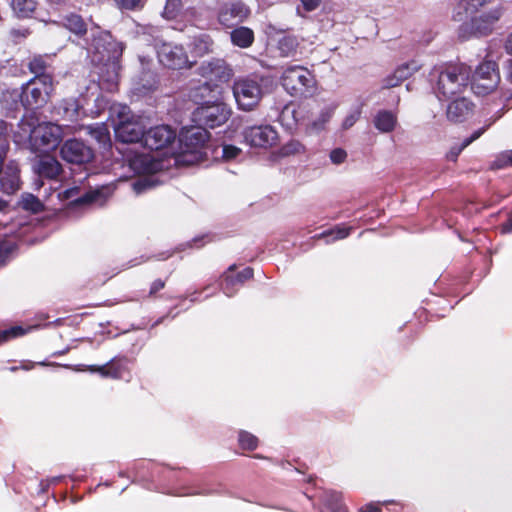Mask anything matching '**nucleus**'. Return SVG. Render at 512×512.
Masks as SVG:
<instances>
[{
    "instance_id": "obj_27",
    "label": "nucleus",
    "mask_w": 512,
    "mask_h": 512,
    "mask_svg": "<svg viewBox=\"0 0 512 512\" xmlns=\"http://www.w3.org/2000/svg\"><path fill=\"white\" fill-rule=\"evenodd\" d=\"M374 126L382 133L392 132L397 124V116L388 110H380L373 120Z\"/></svg>"
},
{
    "instance_id": "obj_11",
    "label": "nucleus",
    "mask_w": 512,
    "mask_h": 512,
    "mask_svg": "<svg viewBox=\"0 0 512 512\" xmlns=\"http://www.w3.org/2000/svg\"><path fill=\"white\" fill-rule=\"evenodd\" d=\"M60 155L66 162L76 165L90 163L95 156L93 149L79 139L65 141L60 148Z\"/></svg>"
},
{
    "instance_id": "obj_18",
    "label": "nucleus",
    "mask_w": 512,
    "mask_h": 512,
    "mask_svg": "<svg viewBox=\"0 0 512 512\" xmlns=\"http://www.w3.org/2000/svg\"><path fill=\"white\" fill-rule=\"evenodd\" d=\"M33 170L42 178L50 180L63 179L62 164L51 155H44L36 159L33 163Z\"/></svg>"
},
{
    "instance_id": "obj_51",
    "label": "nucleus",
    "mask_w": 512,
    "mask_h": 512,
    "mask_svg": "<svg viewBox=\"0 0 512 512\" xmlns=\"http://www.w3.org/2000/svg\"><path fill=\"white\" fill-rule=\"evenodd\" d=\"M241 152V149L233 145L223 146V157L227 160L236 158Z\"/></svg>"
},
{
    "instance_id": "obj_4",
    "label": "nucleus",
    "mask_w": 512,
    "mask_h": 512,
    "mask_svg": "<svg viewBox=\"0 0 512 512\" xmlns=\"http://www.w3.org/2000/svg\"><path fill=\"white\" fill-rule=\"evenodd\" d=\"M92 36V41L87 43L86 49L93 54V61L116 71L123 51L121 44L113 40L107 32H98Z\"/></svg>"
},
{
    "instance_id": "obj_40",
    "label": "nucleus",
    "mask_w": 512,
    "mask_h": 512,
    "mask_svg": "<svg viewBox=\"0 0 512 512\" xmlns=\"http://www.w3.org/2000/svg\"><path fill=\"white\" fill-rule=\"evenodd\" d=\"M47 63L42 57H34L29 63L30 71L35 74V78H39L42 75H48L45 73Z\"/></svg>"
},
{
    "instance_id": "obj_30",
    "label": "nucleus",
    "mask_w": 512,
    "mask_h": 512,
    "mask_svg": "<svg viewBox=\"0 0 512 512\" xmlns=\"http://www.w3.org/2000/svg\"><path fill=\"white\" fill-rule=\"evenodd\" d=\"M79 108L80 106L76 98H66L61 100L57 106H55V111L63 118L73 121L78 117Z\"/></svg>"
},
{
    "instance_id": "obj_29",
    "label": "nucleus",
    "mask_w": 512,
    "mask_h": 512,
    "mask_svg": "<svg viewBox=\"0 0 512 512\" xmlns=\"http://www.w3.org/2000/svg\"><path fill=\"white\" fill-rule=\"evenodd\" d=\"M230 39L233 45L248 48L254 42V32L248 27L240 26L230 32Z\"/></svg>"
},
{
    "instance_id": "obj_21",
    "label": "nucleus",
    "mask_w": 512,
    "mask_h": 512,
    "mask_svg": "<svg viewBox=\"0 0 512 512\" xmlns=\"http://www.w3.org/2000/svg\"><path fill=\"white\" fill-rule=\"evenodd\" d=\"M235 265L229 267L228 271L223 275V281L221 283V288L223 292L227 296H232L234 293V287L238 284H243L246 280L251 279L253 277V269L245 268L243 271L239 272L237 275L233 276L230 273L234 271Z\"/></svg>"
},
{
    "instance_id": "obj_28",
    "label": "nucleus",
    "mask_w": 512,
    "mask_h": 512,
    "mask_svg": "<svg viewBox=\"0 0 512 512\" xmlns=\"http://www.w3.org/2000/svg\"><path fill=\"white\" fill-rule=\"evenodd\" d=\"M300 41L294 35H286L279 39L277 49L282 57H296L299 51Z\"/></svg>"
},
{
    "instance_id": "obj_3",
    "label": "nucleus",
    "mask_w": 512,
    "mask_h": 512,
    "mask_svg": "<svg viewBox=\"0 0 512 512\" xmlns=\"http://www.w3.org/2000/svg\"><path fill=\"white\" fill-rule=\"evenodd\" d=\"M111 118L116 139L122 144L143 142L145 126L141 118L134 115L125 105H114L111 108Z\"/></svg>"
},
{
    "instance_id": "obj_20",
    "label": "nucleus",
    "mask_w": 512,
    "mask_h": 512,
    "mask_svg": "<svg viewBox=\"0 0 512 512\" xmlns=\"http://www.w3.org/2000/svg\"><path fill=\"white\" fill-rule=\"evenodd\" d=\"M20 170L15 161L6 164L0 173V189L7 195H12L20 189Z\"/></svg>"
},
{
    "instance_id": "obj_8",
    "label": "nucleus",
    "mask_w": 512,
    "mask_h": 512,
    "mask_svg": "<svg viewBox=\"0 0 512 512\" xmlns=\"http://www.w3.org/2000/svg\"><path fill=\"white\" fill-rule=\"evenodd\" d=\"M281 81L285 90L293 96L304 95L315 83L310 71L302 66H291L285 69Z\"/></svg>"
},
{
    "instance_id": "obj_16",
    "label": "nucleus",
    "mask_w": 512,
    "mask_h": 512,
    "mask_svg": "<svg viewBox=\"0 0 512 512\" xmlns=\"http://www.w3.org/2000/svg\"><path fill=\"white\" fill-rule=\"evenodd\" d=\"M250 15V9L242 2H233L223 5L218 12V21L225 27H231L243 22Z\"/></svg>"
},
{
    "instance_id": "obj_46",
    "label": "nucleus",
    "mask_w": 512,
    "mask_h": 512,
    "mask_svg": "<svg viewBox=\"0 0 512 512\" xmlns=\"http://www.w3.org/2000/svg\"><path fill=\"white\" fill-rule=\"evenodd\" d=\"M123 9L136 10L144 6L145 0H115Z\"/></svg>"
},
{
    "instance_id": "obj_5",
    "label": "nucleus",
    "mask_w": 512,
    "mask_h": 512,
    "mask_svg": "<svg viewBox=\"0 0 512 512\" xmlns=\"http://www.w3.org/2000/svg\"><path fill=\"white\" fill-rule=\"evenodd\" d=\"M233 95L239 109L253 110L263 96L260 80L257 78H241L233 84Z\"/></svg>"
},
{
    "instance_id": "obj_63",
    "label": "nucleus",
    "mask_w": 512,
    "mask_h": 512,
    "mask_svg": "<svg viewBox=\"0 0 512 512\" xmlns=\"http://www.w3.org/2000/svg\"><path fill=\"white\" fill-rule=\"evenodd\" d=\"M6 205V202L0 199V210L4 209Z\"/></svg>"
},
{
    "instance_id": "obj_2",
    "label": "nucleus",
    "mask_w": 512,
    "mask_h": 512,
    "mask_svg": "<svg viewBox=\"0 0 512 512\" xmlns=\"http://www.w3.org/2000/svg\"><path fill=\"white\" fill-rule=\"evenodd\" d=\"M54 90L53 78L51 75H42L39 78H34L22 86L21 91L12 90L3 93V102H11L8 107L15 110L18 103L28 111H33L42 108L50 99Z\"/></svg>"
},
{
    "instance_id": "obj_37",
    "label": "nucleus",
    "mask_w": 512,
    "mask_h": 512,
    "mask_svg": "<svg viewBox=\"0 0 512 512\" xmlns=\"http://www.w3.org/2000/svg\"><path fill=\"white\" fill-rule=\"evenodd\" d=\"M486 131V127H483L477 131H475L469 138L465 139L462 145L459 148H452L447 154V158L450 161H456L458 155L461 151L470 145L473 141L477 140L484 132Z\"/></svg>"
},
{
    "instance_id": "obj_10",
    "label": "nucleus",
    "mask_w": 512,
    "mask_h": 512,
    "mask_svg": "<svg viewBox=\"0 0 512 512\" xmlns=\"http://www.w3.org/2000/svg\"><path fill=\"white\" fill-rule=\"evenodd\" d=\"M64 138L63 128L55 123L38 124L30 148L33 151H49L57 148Z\"/></svg>"
},
{
    "instance_id": "obj_58",
    "label": "nucleus",
    "mask_w": 512,
    "mask_h": 512,
    "mask_svg": "<svg viewBox=\"0 0 512 512\" xmlns=\"http://www.w3.org/2000/svg\"><path fill=\"white\" fill-rule=\"evenodd\" d=\"M506 50L510 55H512V34L509 36V38L506 41Z\"/></svg>"
},
{
    "instance_id": "obj_17",
    "label": "nucleus",
    "mask_w": 512,
    "mask_h": 512,
    "mask_svg": "<svg viewBox=\"0 0 512 512\" xmlns=\"http://www.w3.org/2000/svg\"><path fill=\"white\" fill-rule=\"evenodd\" d=\"M198 70L201 76L219 82H227L233 75V70L223 59L204 61Z\"/></svg>"
},
{
    "instance_id": "obj_60",
    "label": "nucleus",
    "mask_w": 512,
    "mask_h": 512,
    "mask_svg": "<svg viewBox=\"0 0 512 512\" xmlns=\"http://www.w3.org/2000/svg\"><path fill=\"white\" fill-rule=\"evenodd\" d=\"M507 77L512 82V60L509 62L507 67Z\"/></svg>"
},
{
    "instance_id": "obj_34",
    "label": "nucleus",
    "mask_w": 512,
    "mask_h": 512,
    "mask_svg": "<svg viewBox=\"0 0 512 512\" xmlns=\"http://www.w3.org/2000/svg\"><path fill=\"white\" fill-rule=\"evenodd\" d=\"M89 134L94 138L104 149L111 148L110 134L107 127L103 124L89 127Z\"/></svg>"
},
{
    "instance_id": "obj_7",
    "label": "nucleus",
    "mask_w": 512,
    "mask_h": 512,
    "mask_svg": "<svg viewBox=\"0 0 512 512\" xmlns=\"http://www.w3.org/2000/svg\"><path fill=\"white\" fill-rule=\"evenodd\" d=\"M500 82L497 65L493 61H486L479 65L470 77L471 89L480 96L493 92Z\"/></svg>"
},
{
    "instance_id": "obj_32",
    "label": "nucleus",
    "mask_w": 512,
    "mask_h": 512,
    "mask_svg": "<svg viewBox=\"0 0 512 512\" xmlns=\"http://www.w3.org/2000/svg\"><path fill=\"white\" fill-rule=\"evenodd\" d=\"M37 0H12L11 7L20 18H27L36 10Z\"/></svg>"
},
{
    "instance_id": "obj_31",
    "label": "nucleus",
    "mask_w": 512,
    "mask_h": 512,
    "mask_svg": "<svg viewBox=\"0 0 512 512\" xmlns=\"http://www.w3.org/2000/svg\"><path fill=\"white\" fill-rule=\"evenodd\" d=\"M63 26L77 37H84L88 28L85 20L78 14L71 13L63 18Z\"/></svg>"
},
{
    "instance_id": "obj_53",
    "label": "nucleus",
    "mask_w": 512,
    "mask_h": 512,
    "mask_svg": "<svg viewBox=\"0 0 512 512\" xmlns=\"http://www.w3.org/2000/svg\"><path fill=\"white\" fill-rule=\"evenodd\" d=\"M3 332L8 340L10 338L24 335L26 333V330L23 329L21 326H15L10 329L4 330Z\"/></svg>"
},
{
    "instance_id": "obj_23",
    "label": "nucleus",
    "mask_w": 512,
    "mask_h": 512,
    "mask_svg": "<svg viewBox=\"0 0 512 512\" xmlns=\"http://www.w3.org/2000/svg\"><path fill=\"white\" fill-rule=\"evenodd\" d=\"M189 47L192 54L198 57H203L207 54L213 53L214 41L209 34L202 32L191 36Z\"/></svg>"
},
{
    "instance_id": "obj_56",
    "label": "nucleus",
    "mask_w": 512,
    "mask_h": 512,
    "mask_svg": "<svg viewBox=\"0 0 512 512\" xmlns=\"http://www.w3.org/2000/svg\"><path fill=\"white\" fill-rule=\"evenodd\" d=\"M27 34H28V30H20V29H11L10 30V35L15 40L19 39V38H25L27 36Z\"/></svg>"
},
{
    "instance_id": "obj_9",
    "label": "nucleus",
    "mask_w": 512,
    "mask_h": 512,
    "mask_svg": "<svg viewBox=\"0 0 512 512\" xmlns=\"http://www.w3.org/2000/svg\"><path fill=\"white\" fill-rule=\"evenodd\" d=\"M231 116V109L224 102H206L193 112V119L200 125L215 128Z\"/></svg>"
},
{
    "instance_id": "obj_38",
    "label": "nucleus",
    "mask_w": 512,
    "mask_h": 512,
    "mask_svg": "<svg viewBox=\"0 0 512 512\" xmlns=\"http://www.w3.org/2000/svg\"><path fill=\"white\" fill-rule=\"evenodd\" d=\"M324 512H347V510L341 503L340 496L333 493L325 498Z\"/></svg>"
},
{
    "instance_id": "obj_57",
    "label": "nucleus",
    "mask_w": 512,
    "mask_h": 512,
    "mask_svg": "<svg viewBox=\"0 0 512 512\" xmlns=\"http://www.w3.org/2000/svg\"><path fill=\"white\" fill-rule=\"evenodd\" d=\"M359 512H381V510L377 506L369 504V505H366L365 507L361 508L359 510Z\"/></svg>"
},
{
    "instance_id": "obj_50",
    "label": "nucleus",
    "mask_w": 512,
    "mask_h": 512,
    "mask_svg": "<svg viewBox=\"0 0 512 512\" xmlns=\"http://www.w3.org/2000/svg\"><path fill=\"white\" fill-rule=\"evenodd\" d=\"M360 118V111L355 110L354 112L347 115L342 123V128L347 130L350 129Z\"/></svg>"
},
{
    "instance_id": "obj_15",
    "label": "nucleus",
    "mask_w": 512,
    "mask_h": 512,
    "mask_svg": "<svg viewBox=\"0 0 512 512\" xmlns=\"http://www.w3.org/2000/svg\"><path fill=\"white\" fill-rule=\"evenodd\" d=\"M176 139V131L169 125L150 128L145 133L143 144L150 150H162L169 147Z\"/></svg>"
},
{
    "instance_id": "obj_33",
    "label": "nucleus",
    "mask_w": 512,
    "mask_h": 512,
    "mask_svg": "<svg viewBox=\"0 0 512 512\" xmlns=\"http://www.w3.org/2000/svg\"><path fill=\"white\" fill-rule=\"evenodd\" d=\"M18 204L22 209L32 213H39L44 209V205L39 198L31 193H23Z\"/></svg>"
},
{
    "instance_id": "obj_41",
    "label": "nucleus",
    "mask_w": 512,
    "mask_h": 512,
    "mask_svg": "<svg viewBox=\"0 0 512 512\" xmlns=\"http://www.w3.org/2000/svg\"><path fill=\"white\" fill-rule=\"evenodd\" d=\"M304 151V146L297 140H291L281 147L280 154L282 156H291L300 154Z\"/></svg>"
},
{
    "instance_id": "obj_26",
    "label": "nucleus",
    "mask_w": 512,
    "mask_h": 512,
    "mask_svg": "<svg viewBox=\"0 0 512 512\" xmlns=\"http://www.w3.org/2000/svg\"><path fill=\"white\" fill-rule=\"evenodd\" d=\"M493 0H462L457 6V11L454 15L456 21H464L468 16L475 15L479 8Z\"/></svg>"
},
{
    "instance_id": "obj_47",
    "label": "nucleus",
    "mask_w": 512,
    "mask_h": 512,
    "mask_svg": "<svg viewBox=\"0 0 512 512\" xmlns=\"http://www.w3.org/2000/svg\"><path fill=\"white\" fill-rule=\"evenodd\" d=\"M350 231H351V227H339L338 226L335 229L330 230L329 232L323 233L322 236H330V235L335 234V236L333 237V240L344 239L349 235Z\"/></svg>"
},
{
    "instance_id": "obj_42",
    "label": "nucleus",
    "mask_w": 512,
    "mask_h": 512,
    "mask_svg": "<svg viewBox=\"0 0 512 512\" xmlns=\"http://www.w3.org/2000/svg\"><path fill=\"white\" fill-rule=\"evenodd\" d=\"M239 443L243 449L254 450L258 445V439L246 431L239 433Z\"/></svg>"
},
{
    "instance_id": "obj_44",
    "label": "nucleus",
    "mask_w": 512,
    "mask_h": 512,
    "mask_svg": "<svg viewBox=\"0 0 512 512\" xmlns=\"http://www.w3.org/2000/svg\"><path fill=\"white\" fill-rule=\"evenodd\" d=\"M10 148L8 124L0 119V152H8Z\"/></svg>"
},
{
    "instance_id": "obj_19",
    "label": "nucleus",
    "mask_w": 512,
    "mask_h": 512,
    "mask_svg": "<svg viewBox=\"0 0 512 512\" xmlns=\"http://www.w3.org/2000/svg\"><path fill=\"white\" fill-rule=\"evenodd\" d=\"M474 110V104L466 97H454L446 109L447 119L453 123H461L468 119Z\"/></svg>"
},
{
    "instance_id": "obj_62",
    "label": "nucleus",
    "mask_w": 512,
    "mask_h": 512,
    "mask_svg": "<svg viewBox=\"0 0 512 512\" xmlns=\"http://www.w3.org/2000/svg\"><path fill=\"white\" fill-rule=\"evenodd\" d=\"M7 341V338L3 331L0 332V344Z\"/></svg>"
},
{
    "instance_id": "obj_59",
    "label": "nucleus",
    "mask_w": 512,
    "mask_h": 512,
    "mask_svg": "<svg viewBox=\"0 0 512 512\" xmlns=\"http://www.w3.org/2000/svg\"><path fill=\"white\" fill-rule=\"evenodd\" d=\"M199 89L203 91H212L211 85L208 82H205L202 85H200Z\"/></svg>"
},
{
    "instance_id": "obj_22",
    "label": "nucleus",
    "mask_w": 512,
    "mask_h": 512,
    "mask_svg": "<svg viewBox=\"0 0 512 512\" xmlns=\"http://www.w3.org/2000/svg\"><path fill=\"white\" fill-rule=\"evenodd\" d=\"M420 69V65L416 61L399 66L392 75L388 76L384 81L385 88H393L398 86L402 81L410 77L413 73Z\"/></svg>"
},
{
    "instance_id": "obj_14",
    "label": "nucleus",
    "mask_w": 512,
    "mask_h": 512,
    "mask_svg": "<svg viewBox=\"0 0 512 512\" xmlns=\"http://www.w3.org/2000/svg\"><path fill=\"white\" fill-rule=\"evenodd\" d=\"M110 187L102 186L94 190H89L83 194L80 193V187L74 186L62 192L61 196L65 200H72L77 205L97 203L103 205L106 199L111 194Z\"/></svg>"
},
{
    "instance_id": "obj_52",
    "label": "nucleus",
    "mask_w": 512,
    "mask_h": 512,
    "mask_svg": "<svg viewBox=\"0 0 512 512\" xmlns=\"http://www.w3.org/2000/svg\"><path fill=\"white\" fill-rule=\"evenodd\" d=\"M133 190L136 194H140L144 192L146 189L152 187V184L150 180L144 178V179H138L133 183Z\"/></svg>"
},
{
    "instance_id": "obj_1",
    "label": "nucleus",
    "mask_w": 512,
    "mask_h": 512,
    "mask_svg": "<svg viewBox=\"0 0 512 512\" xmlns=\"http://www.w3.org/2000/svg\"><path fill=\"white\" fill-rule=\"evenodd\" d=\"M429 76L437 96L452 99L468 88L471 69L465 64H444L435 66Z\"/></svg>"
},
{
    "instance_id": "obj_54",
    "label": "nucleus",
    "mask_w": 512,
    "mask_h": 512,
    "mask_svg": "<svg viewBox=\"0 0 512 512\" xmlns=\"http://www.w3.org/2000/svg\"><path fill=\"white\" fill-rule=\"evenodd\" d=\"M165 286V283L164 281H162L161 279H157L155 280L152 285H151V288H150V292H149V295L150 296H153L156 294V292H158L159 290L163 289Z\"/></svg>"
},
{
    "instance_id": "obj_45",
    "label": "nucleus",
    "mask_w": 512,
    "mask_h": 512,
    "mask_svg": "<svg viewBox=\"0 0 512 512\" xmlns=\"http://www.w3.org/2000/svg\"><path fill=\"white\" fill-rule=\"evenodd\" d=\"M512 166V150L501 153L492 164L493 169Z\"/></svg>"
},
{
    "instance_id": "obj_49",
    "label": "nucleus",
    "mask_w": 512,
    "mask_h": 512,
    "mask_svg": "<svg viewBox=\"0 0 512 512\" xmlns=\"http://www.w3.org/2000/svg\"><path fill=\"white\" fill-rule=\"evenodd\" d=\"M347 158V153L342 148H335L330 152V159L334 164H341Z\"/></svg>"
},
{
    "instance_id": "obj_35",
    "label": "nucleus",
    "mask_w": 512,
    "mask_h": 512,
    "mask_svg": "<svg viewBox=\"0 0 512 512\" xmlns=\"http://www.w3.org/2000/svg\"><path fill=\"white\" fill-rule=\"evenodd\" d=\"M91 372H98L104 377L120 378L121 377V366L111 361L103 366H90Z\"/></svg>"
},
{
    "instance_id": "obj_6",
    "label": "nucleus",
    "mask_w": 512,
    "mask_h": 512,
    "mask_svg": "<svg viewBox=\"0 0 512 512\" xmlns=\"http://www.w3.org/2000/svg\"><path fill=\"white\" fill-rule=\"evenodd\" d=\"M502 9L496 7L488 12H484L478 16H469L470 21H463L464 23L459 28V35L462 38L470 36H485L488 35L494 24L501 18Z\"/></svg>"
},
{
    "instance_id": "obj_12",
    "label": "nucleus",
    "mask_w": 512,
    "mask_h": 512,
    "mask_svg": "<svg viewBox=\"0 0 512 512\" xmlns=\"http://www.w3.org/2000/svg\"><path fill=\"white\" fill-rule=\"evenodd\" d=\"M159 61L170 69H182L192 67L183 46L172 43H162L157 46Z\"/></svg>"
},
{
    "instance_id": "obj_39",
    "label": "nucleus",
    "mask_w": 512,
    "mask_h": 512,
    "mask_svg": "<svg viewBox=\"0 0 512 512\" xmlns=\"http://www.w3.org/2000/svg\"><path fill=\"white\" fill-rule=\"evenodd\" d=\"M15 242L9 238H0V265H4L15 249Z\"/></svg>"
},
{
    "instance_id": "obj_55",
    "label": "nucleus",
    "mask_w": 512,
    "mask_h": 512,
    "mask_svg": "<svg viewBox=\"0 0 512 512\" xmlns=\"http://www.w3.org/2000/svg\"><path fill=\"white\" fill-rule=\"evenodd\" d=\"M301 2L307 11H313L319 6L321 0H301Z\"/></svg>"
},
{
    "instance_id": "obj_24",
    "label": "nucleus",
    "mask_w": 512,
    "mask_h": 512,
    "mask_svg": "<svg viewBox=\"0 0 512 512\" xmlns=\"http://www.w3.org/2000/svg\"><path fill=\"white\" fill-rule=\"evenodd\" d=\"M209 139L206 129L196 127L188 130L181 138L187 150H196L203 147Z\"/></svg>"
},
{
    "instance_id": "obj_64",
    "label": "nucleus",
    "mask_w": 512,
    "mask_h": 512,
    "mask_svg": "<svg viewBox=\"0 0 512 512\" xmlns=\"http://www.w3.org/2000/svg\"><path fill=\"white\" fill-rule=\"evenodd\" d=\"M512 230V221H511V227L509 228V231Z\"/></svg>"
},
{
    "instance_id": "obj_36",
    "label": "nucleus",
    "mask_w": 512,
    "mask_h": 512,
    "mask_svg": "<svg viewBox=\"0 0 512 512\" xmlns=\"http://www.w3.org/2000/svg\"><path fill=\"white\" fill-rule=\"evenodd\" d=\"M119 153H123L125 161L129 163V166L135 171L140 172L145 170V159L142 155L133 152H124L121 148L117 147Z\"/></svg>"
},
{
    "instance_id": "obj_25",
    "label": "nucleus",
    "mask_w": 512,
    "mask_h": 512,
    "mask_svg": "<svg viewBox=\"0 0 512 512\" xmlns=\"http://www.w3.org/2000/svg\"><path fill=\"white\" fill-rule=\"evenodd\" d=\"M38 124V119L34 115L23 117L18 124L15 137H19L20 141L27 139L31 146Z\"/></svg>"
},
{
    "instance_id": "obj_13",
    "label": "nucleus",
    "mask_w": 512,
    "mask_h": 512,
    "mask_svg": "<svg viewBox=\"0 0 512 512\" xmlns=\"http://www.w3.org/2000/svg\"><path fill=\"white\" fill-rule=\"evenodd\" d=\"M243 137L247 144L252 147L268 148L278 141L277 131L270 125H259L245 128Z\"/></svg>"
},
{
    "instance_id": "obj_48",
    "label": "nucleus",
    "mask_w": 512,
    "mask_h": 512,
    "mask_svg": "<svg viewBox=\"0 0 512 512\" xmlns=\"http://www.w3.org/2000/svg\"><path fill=\"white\" fill-rule=\"evenodd\" d=\"M334 110H335V106H328V107L324 108L321 111L318 120L315 121L314 124L319 127L323 126L325 123H327L330 120V118L332 117V115L334 113Z\"/></svg>"
},
{
    "instance_id": "obj_43",
    "label": "nucleus",
    "mask_w": 512,
    "mask_h": 512,
    "mask_svg": "<svg viewBox=\"0 0 512 512\" xmlns=\"http://www.w3.org/2000/svg\"><path fill=\"white\" fill-rule=\"evenodd\" d=\"M181 9V0H167L163 14L167 19H174Z\"/></svg>"
},
{
    "instance_id": "obj_61",
    "label": "nucleus",
    "mask_w": 512,
    "mask_h": 512,
    "mask_svg": "<svg viewBox=\"0 0 512 512\" xmlns=\"http://www.w3.org/2000/svg\"><path fill=\"white\" fill-rule=\"evenodd\" d=\"M154 85H155V81L153 80L152 82H148L147 84H143V88L145 90H152L154 88Z\"/></svg>"
}]
</instances>
